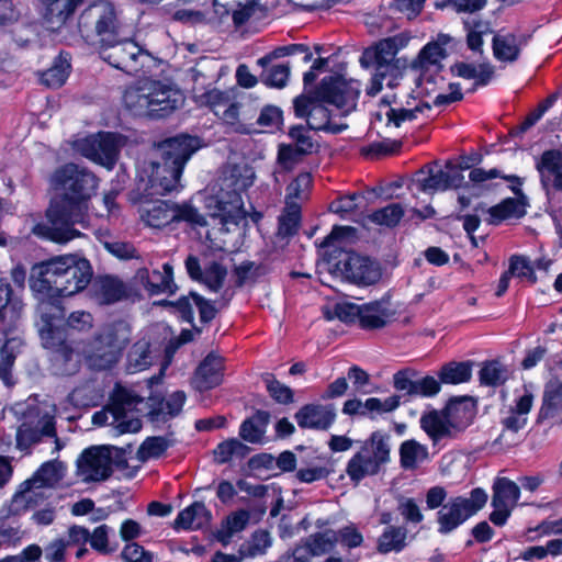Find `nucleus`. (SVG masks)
<instances>
[{"mask_svg":"<svg viewBox=\"0 0 562 562\" xmlns=\"http://www.w3.org/2000/svg\"><path fill=\"white\" fill-rule=\"evenodd\" d=\"M53 184L58 195L46 210V223H37L32 233L58 244L80 236L75 227L88 226V201L97 188V177L86 167L66 164L53 175Z\"/></svg>","mask_w":562,"mask_h":562,"instance_id":"1","label":"nucleus"},{"mask_svg":"<svg viewBox=\"0 0 562 562\" xmlns=\"http://www.w3.org/2000/svg\"><path fill=\"white\" fill-rule=\"evenodd\" d=\"M91 278L92 268L86 258L64 255L35 265L30 285L38 295L66 297L86 289Z\"/></svg>","mask_w":562,"mask_h":562,"instance_id":"2","label":"nucleus"},{"mask_svg":"<svg viewBox=\"0 0 562 562\" xmlns=\"http://www.w3.org/2000/svg\"><path fill=\"white\" fill-rule=\"evenodd\" d=\"M182 92L172 85L143 79L126 88L123 103L136 116L164 117L183 104Z\"/></svg>","mask_w":562,"mask_h":562,"instance_id":"3","label":"nucleus"},{"mask_svg":"<svg viewBox=\"0 0 562 562\" xmlns=\"http://www.w3.org/2000/svg\"><path fill=\"white\" fill-rule=\"evenodd\" d=\"M78 32L90 45L111 44L121 35V23L115 7L108 0H98L79 15Z\"/></svg>","mask_w":562,"mask_h":562,"instance_id":"4","label":"nucleus"},{"mask_svg":"<svg viewBox=\"0 0 562 562\" xmlns=\"http://www.w3.org/2000/svg\"><path fill=\"white\" fill-rule=\"evenodd\" d=\"M132 339V327L125 321L104 325L94 336L87 361L92 369H111L121 359Z\"/></svg>","mask_w":562,"mask_h":562,"instance_id":"5","label":"nucleus"},{"mask_svg":"<svg viewBox=\"0 0 562 562\" xmlns=\"http://www.w3.org/2000/svg\"><path fill=\"white\" fill-rule=\"evenodd\" d=\"M391 436L382 431H374L363 442L349 461L346 472L351 481L360 482L362 479L379 473L382 465L390 461Z\"/></svg>","mask_w":562,"mask_h":562,"instance_id":"6","label":"nucleus"},{"mask_svg":"<svg viewBox=\"0 0 562 562\" xmlns=\"http://www.w3.org/2000/svg\"><path fill=\"white\" fill-rule=\"evenodd\" d=\"M391 436L382 431H374L363 442L349 461L346 472L351 481L360 482L362 479L379 473L382 465L390 461Z\"/></svg>","mask_w":562,"mask_h":562,"instance_id":"7","label":"nucleus"},{"mask_svg":"<svg viewBox=\"0 0 562 562\" xmlns=\"http://www.w3.org/2000/svg\"><path fill=\"white\" fill-rule=\"evenodd\" d=\"M127 467L125 451L114 446H93L86 449L77 460V474L83 482H100L109 479L113 468Z\"/></svg>","mask_w":562,"mask_h":562,"instance_id":"8","label":"nucleus"},{"mask_svg":"<svg viewBox=\"0 0 562 562\" xmlns=\"http://www.w3.org/2000/svg\"><path fill=\"white\" fill-rule=\"evenodd\" d=\"M143 402L144 398L134 390L117 385L109 411L94 413L92 422L94 425L102 426L108 422V414H111L112 424H115L119 434L137 432L142 428V420L128 414Z\"/></svg>","mask_w":562,"mask_h":562,"instance_id":"9","label":"nucleus"},{"mask_svg":"<svg viewBox=\"0 0 562 562\" xmlns=\"http://www.w3.org/2000/svg\"><path fill=\"white\" fill-rule=\"evenodd\" d=\"M487 502L486 492L476 487L470 496H454L448 499L437 513L438 532L449 535L481 510Z\"/></svg>","mask_w":562,"mask_h":562,"instance_id":"10","label":"nucleus"},{"mask_svg":"<svg viewBox=\"0 0 562 562\" xmlns=\"http://www.w3.org/2000/svg\"><path fill=\"white\" fill-rule=\"evenodd\" d=\"M126 140L127 138L119 133L99 132L76 139L72 143V148L91 161L111 169L116 164Z\"/></svg>","mask_w":562,"mask_h":562,"instance_id":"11","label":"nucleus"},{"mask_svg":"<svg viewBox=\"0 0 562 562\" xmlns=\"http://www.w3.org/2000/svg\"><path fill=\"white\" fill-rule=\"evenodd\" d=\"M142 221L150 227L161 228L175 221H186L194 225L204 226L206 220L191 205H177L168 201H143L139 206Z\"/></svg>","mask_w":562,"mask_h":562,"instance_id":"12","label":"nucleus"},{"mask_svg":"<svg viewBox=\"0 0 562 562\" xmlns=\"http://www.w3.org/2000/svg\"><path fill=\"white\" fill-rule=\"evenodd\" d=\"M46 437L54 439L53 453H58L64 448L65 445L57 437L55 417L49 412L40 409L35 414H29L19 426L15 436L16 448L30 453L31 449Z\"/></svg>","mask_w":562,"mask_h":562,"instance_id":"13","label":"nucleus"},{"mask_svg":"<svg viewBox=\"0 0 562 562\" xmlns=\"http://www.w3.org/2000/svg\"><path fill=\"white\" fill-rule=\"evenodd\" d=\"M327 103L317 93L314 97L299 95L294 99L295 116L305 119L310 130L339 134L347 125L336 122V114H333Z\"/></svg>","mask_w":562,"mask_h":562,"instance_id":"14","label":"nucleus"},{"mask_svg":"<svg viewBox=\"0 0 562 562\" xmlns=\"http://www.w3.org/2000/svg\"><path fill=\"white\" fill-rule=\"evenodd\" d=\"M329 271L350 283L360 286L375 284L382 276L380 265L368 257L349 252L334 263Z\"/></svg>","mask_w":562,"mask_h":562,"instance_id":"15","label":"nucleus"},{"mask_svg":"<svg viewBox=\"0 0 562 562\" xmlns=\"http://www.w3.org/2000/svg\"><path fill=\"white\" fill-rule=\"evenodd\" d=\"M100 55L104 61L128 75L137 74L144 65L143 59L148 57L135 42L120 41V37L111 44H101Z\"/></svg>","mask_w":562,"mask_h":562,"instance_id":"16","label":"nucleus"},{"mask_svg":"<svg viewBox=\"0 0 562 562\" xmlns=\"http://www.w3.org/2000/svg\"><path fill=\"white\" fill-rule=\"evenodd\" d=\"M317 94L329 104L342 109L347 113L356 108L360 94V82L340 76L325 77L317 88Z\"/></svg>","mask_w":562,"mask_h":562,"instance_id":"17","label":"nucleus"},{"mask_svg":"<svg viewBox=\"0 0 562 562\" xmlns=\"http://www.w3.org/2000/svg\"><path fill=\"white\" fill-rule=\"evenodd\" d=\"M408 42L409 36L404 33L383 38L374 47H369L362 53L360 63L363 67L375 66L385 71H394L396 69L392 63L398 50L406 47Z\"/></svg>","mask_w":562,"mask_h":562,"instance_id":"18","label":"nucleus"},{"mask_svg":"<svg viewBox=\"0 0 562 562\" xmlns=\"http://www.w3.org/2000/svg\"><path fill=\"white\" fill-rule=\"evenodd\" d=\"M148 173V182L144 188L147 196L165 195L178 190L182 170L165 161H151Z\"/></svg>","mask_w":562,"mask_h":562,"instance_id":"19","label":"nucleus"},{"mask_svg":"<svg viewBox=\"0 0 562 562\" xmlns=\"http://www.w3.org/2000/svg\"><path fill=\"white\" fill-rule=\"evenodd\" d=\"M199 148L198 139L189 135H179L159 144L160 160L183 170L192 154Z\"/></svg>","mask_w":562,"mask_h":562,"instance_id":"20","label":"nucleus"},{"mask_svg":"<svg viewBox=\"0 0 562 562\" xmlns=\"http://www.w3.org/2000/svg\"><path fill=\"white\" fill-rule=\"evenodd\" d=\"M223 370L224 359L213 352L209 353L194 372L193 387L204 392L220 385L223 380Z\"/></svg>","mask_w":562,"mask_h":562,"instance_id":"21","label":"nucleus"},{"mask_svg":"<svg viewBox=\"0 0 562 562\" xmlns=\"http://www.w3.org/2000/svg\"><path fill=\"white\" fill-rule=\"evenodd\" d=\"M294 417L301 428L326 430L335 422L336 413L331 405L306 404Z\"/></svg>","mask_w":562,"mask_h":562,"instance_id":"22","label":"nucleus"},{"mask_svg":"<svg viewBox=\"0 0 562 562\" xmlns=\"http://www.w3.org/2000/svg\"><path fill=\"white\" fill-rule=\"evenodd\" d=\"M136 279L153 295L160 293L173 294L177 291V285L173 281V269L170 263H165L162 271L153 270L150 272L146 268L139 269L136 272Z\"/></svg>","mask_w":562,"mask_h":562,"instance_id":"23","label":"nucleus"},{"mask_svg":"<svg viewBox=\"0 0 562 562\" xmlns=\"http://www.w3.org/2000/svg\"><path fill=\"white\" fill-rule=\"evenodd\" d=\"M184 402L186 393L183 391H176L171 393L167 398L149 396L148 416L151 422L165 423L180 414Z\"/></svg>","mask_w":562,"mask_h":562,"instance_id":"24","label":"nucleus"},{"mask_svg":"<svg viewBox=\"0 0 562 562\" xmlns=\"http://www.w3.org/2000/svg\"><path fill=\"white\" fill-rule=\"evenodd\" d=\"M423 177L416 180L417 188L424 192L445 191L453 187H458L463 177L462 175L451 168L450 170L430 169L428 175L420 172Z\"/></svg>","mask_w":562,"mask_h":562,"instance_id":"25","label":"nucleus"},{"mask_svg":"<svg viewBox=\"0 0 562 562\" xmlns=\"http://www.w3.org/2000/svg\"><path fill=\"white\" fill-rule=\"evenodd\" d=\"M94 299L100 304H113L127 297V285L117 277L102 276L92 283Z\"/></svg>","mask_w":562,"mask_h":562,"instance_id":"26","label":"nucleus"},{"mask_svg":"<svg viewBox=\"0 0 562 562\" xmlns=\"http://www.w3.org/2000/svg\"><path fill=\"white\" fill-rule=\"evenodd\" d=\"M400 398L398 395H392L383 401L376 397H370L364 403L358 398H352L345 402L342 413L346 415L361 416L367 415L368 412H376L379 414L390 413L400 406Z\"/></svg>","mask_w":562,"mask_h":562,"instance_id":"27","label":"nucleus"},{"mask_svg":"<svg viewBox=\"0 0 562 562\" xmlns=\"http://www.w3.org/2000/svg\"><path fill=\"white\" fill-rule=\"evenodd\" d=\"M448 418L443 411L432 409L426 412L420 417V427L436 445L442 439L456 437L454 429L449 426Z\"/></svg>","mask_w":562,"mask_h":562,"instance_id":"28","label":"nucleus"},{"mask_svg":"<svg viewBox=\"0 0 562 562\" xmlns=\"http://www.w3.org/2000/svg\"><path fill=\"white\" fill-rule=\"evenodd\" d=\"M442 411L456 434L465 429L472 423L475 414L474 402L470 397L451 400Z\"/></svg>","mask_w":562,"mask_h":562,"instance_id":"29","label":"nucleus"},{"mask_svg":"<svg viewBox=\"0 0 562 562\" xmlns=\"http://www.w3.org/2000/svg\"><path fill=\"white\" fill-rule=\"evenodd\" d=\"M211 519L212 514L204 503L194 502L178 514L173 528L176 530H195L209 525Z\"/></svg>","mask_w":562,"mask_h":562,"instance_id":"30","label":"nucleus"},{"mask_svg":"<svg viewBox=\"0 0 562 562\" xmlns=\"http://www.w3.org/2000/svg\"><path fill=\"white\" fill-rule=\"evenodd\" d=\"M83 0H47L45 22L49 30L59 31L67 25L75 10Z\"/></svg>","mask_w":562,"mask_h":562,"instance_id":"31","label":"nucleus"},{"mask_svg":"<svg viewBox=\"0 0 562 562\" xmlns=\"http://www.w3.org/2000/svg\"><path fill=\"white\" fill-rule=\"evenodd\" d=\"M451 42V37L447 34H439L437 40L428 43L419 52L417 59L413 66L420 69H429L430 67L441 68L440 63L447 57L446 45Z\"/></svg>","mask_w":562,"mask_h":562,"instance_id":"32","label":"nucleus"},{"mask_svg":"<svg viewBox=\"0 0 562 562\" xmlns=\"http://www.w3.org/2000/svg\"><path fill=\"white\" fill-rule=\"evenodd\" d=\"M52 368L55 374L72 375L80 369L82 357L70 344L52 352Z\"/></svg>","mask_w":562,"mask_h":562,"instance_id":"33","label":"nucleus"},{"mask_svg":"<svg viewBox=\"0 0 562 562\" xmlns=\"http://www.w3.org/2000/svg\"><path fill=\"white\" fill-rule=\"evenodd\" d=\"M47 490L48 488L38 486L37 483H33L32 480L27 479L20 484L19 490L15 492L13 505L18 509H33L47 499Z\"/></svg>","mask_w":562,"mask_h":562,"instance_id":"34","label":"nucleus"},{"mask_svg":"<svg viewBox=\"0 0 562 562\" xmlns=\"http://www.w3.org/2000/svg\"><path fill=\"white\" fill-rule=\"evenodd\" d=\"M522 44V38L514 33H497L493 37L494 57L499 61L514 63L519 57Z\"/></svg>","mask_w":562,"mask_h":562,"instance_id":"35","label":"nucleus"},{"mask_svg":"<svg viewBox=\"0 0 562 562\" xmlns=\"http://www.w3.org/2000/svg\"><path fill=\"white\" fill-rule=\"evenodd\" d=\"M250 517V513L246 509L233 512L222 521L221 527L215 532V539L223 546H228L234 535L246 529Z\"/></svg>","mask_w":562,"mask_h":562,"instance_id":"36","label":"nucleus"},{"mask_svg":"<svg viewBox=\"0 0 562 562\" xmlns=\"http://www.w3.org/2000/svg\"><path fill=\"white\" fill-rule=\"evenodd\" d=\"M398 453L400 464L404 470H416L420 464L429 460L428 448L415 439L403 441Z\"/></svg>","mask_w":562,"mask_h":562,"instance_id":"37","label":"nucleus"},{"mask_svg":"<svg viewBox=\"0 0 562 562\" xmlns=\"http://www.w3.org/2000/svg\"><path fill=\"white\" fill-rule=\"evenodd\" d=\"M393 313L382 302H371L360 306L359 324L364 329L382 328Z\"/></svg>","mask_w":562,"mask_h":562,"instance_id":"38","label":"nucleus"},{"mask_svg":"<svg viewBox=\"0 0 562 562\" xmlns=\"http://www.w3.org/2000/svg\"><path fill=\"white\" fill-rule=\"evenodd\" d=\"M269 419L268 412L257 411L251 417L241 423L239 436L250 443H263Z\"/></svg>","mask_w":562,"mask_h":562,"instance_id":"39","label":"nucleus"},{"mask_svg":"<svg viewBox=\"0 0 562 562\" xmlns=\"http://www.w3.org/2000/svg\"><path fill=\"white\" fill-rule=\"evenodd\" d=\"M66 475V465L63 461L57 459L44 462L30 477L33 483H37L38 486L45 488H53L59 484V482Z\"/></svg>","mask_w":562,"mask_h":562,"instance_id":"40","label":"nucleus"},{"mask_svg":"<svg viewBox=\"0 0 562 562\" xmlns=\"http://www.w3.org/2000/svg\"><path fill=\"white\" fill-rule=\"evenodd\" d=\"M562 412V381L551 380L547 383L538 419L544 420Z\"/></svg>","mask_w":562,"mask_h":562,"instance_id":"41","label":"nucleus"},{"mask_svg":"<svg viewBox=\"0 0 562 562\" xmlns=\"http://www.w3.org/2000/svg\"><path fill=\"white\" fill-rule=\"evenodd\" d=\"M519 496V486L515 482L498 477L493 484L492 506L514 508Z\"/></svg>","mask_w":562,"mask_h":562,"instance_id":"42","label":"nucleus"},{"mask_svg":"<svg viewBox=\"0 0 562 562\" xmlns=\"http://www.w3.org/2000/svg\"><path fill=\"white\" fill-rule=\"evenodd\" d=\"M407 530L404 527L389 526L378 539L376 550L381 554L401 552L406 547Z\"/></svg>","mask_w":562,"mask_h":562,"instance_id":"43","label":"nucleus"},{"mask_svg":"<svg viewBox=\"0 0 562 562\" xmlns=\"http://www.w3.org/2000/svg\"><path fill=\"white\" fill-rule=\"evenodd\" d=\"M270 268L265 262L245 260L234 267L233 274L236 278V285L240 288L248 283H255L259 278L268 274Z\"/></svg>","mask_w":562,"mask_h":562,"instance_id":"44","label":"nucleus"},{"mask_svg":"<svg viewBox=\"0 0 562 562\" xmlns=\"http://www.w3.org/2000/svg\"><path fill=\"white\" fill-rule=\"evenodd\" d=\"M271 544L272 539L270 533L267 530L259 529L252 532L249 539L241 543L238 553L243 559L256 558L263 555Z\"/></svg>","mask_w":562,"mask_h":562,"instance_id":"45","label":"nucleus"},{"mask_svg":"<svg viewBox=\"0 0 562 562\" xmlns=\"http://www.w3.org/2000/svg\"><path fill=\"white\" fill-rule=\"evenodd\" d=\"M60 297L61 296L50 297L48 295H41L37 310L42 325H58L64 319L65 310L59 300Z\"/></svg>","mask_w":562,"mask_h":562,"instance_id":"46","label":"nucleus"},{"mask_svg":"<svg viewBox=\"0 0 562 562\" xmlns=\"http://www.w3.org/2000/svg\"><path fill=\"white\" fill-rule=\"evenodd\" d=\"M338 542V537L335 530L327 529L322 532H315L310 535L304 544L311 551L312 555L318 557L330 552L336 543Z\"/></svg>","mask_w":562,"mask_h":562,"instance_id":"47","label":"nucleus"},{"mask_svg":"<svg viewBox=\"0 0 562 562\" xmlns=\"http://www.w3.org/2000/svg\"><path fill=\"white\" fill-rule=\"evenodd\" d=\"M472 375V368L469 362H450L445 364L439 378L442 383L459 384L468 382Z\"/></svg>","mask_w":562,"mask_h":562,"instance_id":"48","label":"nucleus"},{"mask_svg":"<svg viewBox=\"0 0 562 562\" xmlns=\"http://www.w3.org/2000/svg\"><path fill=\"white\" fill-rule=\"evenodd\" d=\"M492 224H499L509 218H519L524 216L525 211L521 204L515 199H506L502 203L492 206L488 210Z\"/></svg>","mask_w":562,"mask_h":562,"instance_id":"49","label":"nucleus"},{"mask_svg":"<svg viewBox=\"0 0 562 562\" xmlns=\"http://www.w3.org/2000/svg\"><path fill=\"white\" fill-rule=\"evenodd\" d=\"M69 70V61L60 55L54 65L42 74L41 80L48 88H59L68 78Z\"/></svg>","mask_w":562,"mask_h":562,"instance_id":"50","label":"nucleus"},{"mask_svg":"<svg viewBox=\"0 0 562 562\" xmlns=\"http://www.w3.org/2000/svg\"><path fill=\"white\" fill-rule=\"evenodd\" d=\"M301 205L295 201L286 202L285 213L280 217L278 235L289 237L296 234L300 225Z\"/></svg>","mask_w":562,"mask_h":562,"instance_id":"51","label":"nucleus"},{"mask_svg":"<svg viewBox=\"0 0 562 562\" xmlns=\"http://www.w3.org/2000/svg\"><path fill=\"white\" fill-rule=\"evenodd\" d=\"M40 337L42 346L52 352L69 344L67 341L66 329L59 325H41Z\"/></svg>","mask_w":562,"mask_h":562,"instance_id":"52","label":"nucleus"},{"mask_svg":"<svg viewBox=\"0 0 562 562\" xmlns=\"http://www.w3.org/2000/svg\"><path fill=\"white\" fill-rule=\"evenodd\" d=\"M295 54H304V57H303L304 63H308L313 56L306 45L290 44V45L277 47L269 54L259 58L257 60V64H258V66L266 68L274 59H278V58L284 57V56L295 55Z\"/></svg>","mask_w":562,"mask_h":562,"instance_id":"53","label":"nucleus"},{"mask_svg":"<svg viewBox=\"0 0 562 562\" xmlns=\"http://www.w3.org/2000/svg\"><path fill=\"white\" fill-rule=\"evenodd\" d=\"M288 135L292 140L289 145L305 155H311L317 147V143L313 139L308 126L294 125L290 127Z\"/></svg>","mask_w":562,"mask_h":562,"instance_id":"54","label":"nucleus"},{"mask_svg":"<svg viewBox=\"0 0 562 562\" xmlns=\"http://www.w3.org/2000/svg\"><path fill=\"white\" fill-rule=\"evenodd\" d=\"M404 216V209L400 203H391L382 209L374 211L369 215V220L386 227H394Z\"/></svg>","mask_w":562,"mask_h":562,"instance_id":"55","label":"nucleus"},{"mask_svg":"<svg viewBox=\"0 0 562 562\" xmlns=\"http://www.w3.org/2000/svg\"><path fill=\"white\" fill-rule=\"evenodd\" d=\"M249 452V448L238 439H228L217 445L214 450V458L218 463H226L236 456L244 458Z\"/></svg>","mask_w":562,"mask_h":562,"instance_id":"56","label":"nucleus"},{"mask_svg":"<svg viewBox=\"0 0 562 562\" xmlns=\"http://www.w3.org/2000/svg\"><path fill=\"white\" fill-rule=\"evenodd\" d=\"M255 179V172L251 167L247 165H235L229 169V187H232L234 193H238L247 190L252 186Z\"/></svg>","mask_w":562,"mask_h":562,"instance_id":"57","label":"nucleus"},{"mask_svg":"<svg viewBox=\"0 0 562 562\" xmlns=\"http://www.w3.org/2000/svg\"><path fill=\"white\" fill-rule=\"evenodd\" d=\"M537 169L543 182L549 176L555 177L562 172V153L555 149L546 150L537 162Z\"/></svg>","mask_w":562,"mask_h":562,"instance_id":"58","label":"nucleus"},{"mask_svg":"<svg viewBox=\"0 0 562 562\" xmlns=\"http://www.w3.org/2000/svg\"><path fill=\"white\" fill-rule=\"evenodd\" d=\"M312 188V176L308 172H302L286 187V202L295 201L297 203L308 198Z\"/></svg>","mask_w":562,"mask_h":562,"instance_id":"59","label":"nucleus"},{"mask_svg":"<svg viewBox=\"0 0 562 562\" xmlns=\"http://www.w3.org/2000/svg\"><path fill=\"white\" fill-rule=\"evenodd\" d=\"M172 443V440L166 437H149L139 447V458L143 460L157 459L161 457Z\"/></svg>","mask_w":562,"mask_h":562,"instance_id":"60","label":"nucleus"},{"mask_svg":"<svg viewBox=\"0 0 562 562\" xmlns=\"http://www.w3.org/2000/svg\"><path fill=\"white\" fill-rule=\"evenodd\" d=\"M507 378L508 373L505 367L495 360L485 362L480 371V382L485 385H501Z\"/></svg>","mask_w":562,"mask_h":562,"instance_id":"61","label":"nucleus"},{"mask_svg":"<svg viewBox=\"0 0 562 562\" xmlns=\"http://www.w3.org/2000/svg\"><path fill=\"white\" fill-rule=\"evenodd\" d=\"M227 269L220 262L213 261L205 267L203 276L199 282H202L212 292H218L226 279Z\"/></svg>","mask_w":562,"mask_h":562,"instance_id":"62","label":"nucleus"},{"mask_svg":"<svg viewBox=\"0 0 562 562\" xmlns=\"http://www.w3.org/2000/svg\"><path fill=\"white\" fill-rule=\"evenodd\" d=\"M262 381L266 384L270 396L280 404H290L293 402V391L276 379L272 373L262 374Z\"/></svg>","mask_w":562,"mask_h":562,"instance_id":"63","label":"nucleus"},{"mask_svg":"<svg viewBox=\"0 0 562 562\" xmlns=\"http://www.w3.org/2000/svg\"><path fill=\"white\" fill-rule=\"evenodd\" d=\"M304 153L299 151L288 144H280L278 147L277 162L284 172L292 171L306 157Z\"/></svg>","mask_w":562,"mask_h":562,"instance_id":"64","label":"nucleus"}]
</instances>
